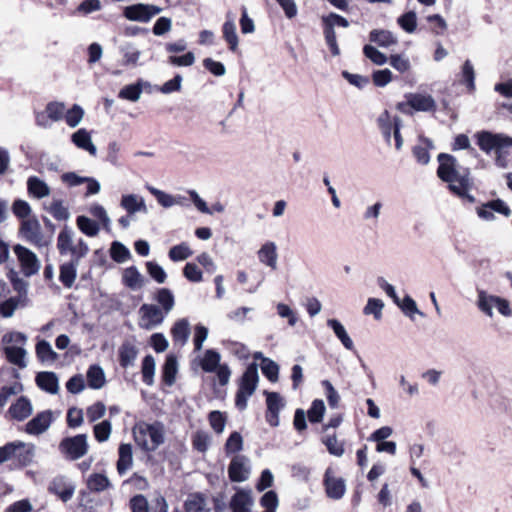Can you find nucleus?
I'll list each match as a JSON object with an SVG mask.
<instances>
[{"mask_svg":"<svg viewBox=\"0 0 512 512\" xmlns=\"http://www.w3.org/2000/svg\"><path fill=\"white\" fill-rule=\"evenodd\" d=\"M87 488L91 492L100 493L111 487V482L108 477L101 473L91 474L86 481Z\"/></svg>","mask_w":512,"mask_h":512,"instance_id":"38","label":"nucleus"},{"mask_svg":"<svg viewBox=\"0 0 512 512\" xmlns=\"http://www.w3.org/2000/svg\"><path fill=\"white\" fill-rule=\"evenodd\" d=\"M325 404L321 399H315L307 411V417L311 423H319L322 421L325 413Z\"/></svg>","mask_w":512,"mask_h":512,"instance_id":"53","label":"nucleus"},{"mask_svg":"<svg viewBox=\"0 0 512 512\" xmlns=\"http://www.w3.org/2000/svg\"><path fill=\"white\" fill-rule=\"evenodd\" d=\"M48 491L57 495L63 502L69 501L75 492V486L64 476H56L49 483Z\"/></svg>","mask_w":512,"mask_h":512,"instance_id":"16","label":"nucleus"},{"mask_svg":"<svg viewBox=\"0 0 512 512\" xmlns=\"http://www.w3.org/2000/svg\"><path fill=\"white\" fill-rule=\"evenodd\" d=\"M65 104L63 102L51 101L47 103L45 111L48 113V117L52 122H59L63 120L65 115Z\"/></svg>","mask_w":512,"mask_h":512,"instance_id":"56","label":"nucleus"},{"mask_svg":"<svg viewBox=\"0 0 512 512\" xmlns=\"http://www.w3.org/2000/svg\"><path fill=\"white\" fill-rule=\"evenodd\" d=\"M476 305L483 314L490 318L494 315L493 308H496L504 317L508 318L512 316L510 302L507 299L497 295L488 294L484 290L477 291Z\"/></svg>","mask_w":512,"mask_h":512,"instance_id":"5","label":"nucleus"},{"mask_svg":"<svg viewBox=\"0 0 512 512\" xmlns=\"http://www.w3.org/2000/svg\"><path fill=\"white\" fill-rule=\"evenodd\" d=\"M147 189L149 192L154 195L157 199V202L164 208H170L172 206H175L177 201L174 199V196L171 194H168L164 191H161L155 187L147 186Z\"/></svg>","mask_w":512,"mask_h":512,"instance_id":"59","label":"nucleus"},{"mask_svg":"<svg viewBox=\"0 0 512 512\" xmlns=\"http://www.w3.org/2000/svg\"><path fill=\"white\" fill-rule=\"evenodd\" d=\"M191 441L195 450L205 453L209 448L211 437L206 431L198 430L192 435Z\"/></svg>","mask_w":512,"mask_h":512,"instance_id":"51","label":"nucleus"},{"mask_svg":"<svg viewBox=\"0 0 512 512\" xmlns=\"http://www.w3.org/2000/svg\"><path fill=\"white\" fill-rule=\"evenodd\" d=\"M90 213L92 216L97 218L103 225V228L107 231H111V220L105 210V208L100 204H94L90 208Z\"/></svg>","mask_w":512,"mask_h":512,"instance_id":"61","label":"nucleus"},{"mask_svg":"<svg viewBox=\"0 0 512 512\" xmlns=\"http://www.w3.org/2000/svg\"><path fill=\"white\" fill-rule=\"evenodd\" d=\"M19 234L26 242L38 249L47 247L50 244V239L44 237L40 222L35 217L21 222Z\"/></svg>","mask_w":512,"mask_h":512,"instance_id":"7","label":"nucleus"},{"mask_svg":"<svg viewBox=\"0 0 512 512\" xmlns=\"http://www.w3.org/2000/svg\"><path fill=\"white\" fill-rule=\"evenodd\" d=\"M133 436L143 451L154 452L165 442V426L160 421H141L135 424Z\"/></svg>","mask_w":512,"mask_h":512,"instance_id":"3","label":"nucleus"},{"mask_svg":"<svg viewBox=\"0 0 512 512\" xmlns=\"http://www.w3.org/2000/svg\"><path fill=\"white\" fill-rule=\"evenodd\" d=\"M396 117H391L389 112L384 110L377 118L378 127L388 144L391 142L392 132L396 126Z\"/></svg>","mask_w":512,"mask_h":512,"instance_id":"32","label":"nucleus"},{"mask_svg":"<svg viewBox=\"0 0 512 512\" xmlns=\"http://www.w3.org/2000/svg\"><path fill=\"white\" fill-rule=\"evenodd\" d=\"M363 54L371 62L379 66H382L389 61V58L384 53L380 52L376 47L370 44H366L363 47Z\"/></svg>","mask_w":512,"mask_h":512,"instance_id":"54","label":"nucleus"},{"mask_svg":"<svg viewBox=\"0 0 512 512\" xmlns=\"http://www.w3.org/2000/svg\"><path fill=\"white\" fill-rule=\"evenodd\" d=\"M112 431V425L109 420H104L96 424L93 428L94 436L98 442H105L109 439Z\"/></svg>","mask_w":512,"mask_h":512,"instance_id":"62","label":"nucleus"},{"mask_svg":"<svg viewBox=\"0 0 512 512\" xmlns=\"http://www.w3.org/2000/svg\"><path fill=\"white\" fill-rule=\"evenodd\" d=\"M433 148L432 140L422 136L419 137V143L413 147V155L417 162L422 165H427L430 161L429 150Z\"/></svg>","mask_w":512,"mask_h":512,"instance_id":"31","label":"nucleus"},{"mask_svg":"<svg viewBox=\"0 0 512 512\" xmlns=\"http://www.w3.org/2000/svg\"><path fill=\"white\" fill-rule=\"evenodd\" d=\"M254 499L251 490L238 489L229 501L231 512H253Z\"/></svg>","mask_w":512,"mask_h":512,"instance_id":"15","label":"nucleus"},{"mask_svg":"<svg viewBox=\"0 0 512 512\" xmlns=\"http://www.w3.org/2000/svg\"><path fill=\"white\" fill-rule=\"evenodd\" d=\"M398 25L407 33H414L417 28V15L414 11H408L397 19Z\"/></svg>","mask_w":512,"mask_h":512,"instance_id":"52","label":"nucleus"},{"mask_svg":"<svg viewBox=\"0 0 512 512\" xmlns=\"http://www.w3.org/2000/svg\"><path fill=\"white\" fill-rule=\"evenodd\" d=\"M4 353L11 364L18 366L21 369L26 368L27 362L25 358L27 351L23 347L7 345L4 347Z\"/></svg>","mask_w":512,"mask_h":512,"instance_id":"35","label":"nucleus"},{"mask_svg":"<svg viewBox=\"0 0 512 512\" xmlns=\"http://www.w3.org/2000/svg\"><path fill=\"white\" fill-rule=\"evenodd\" d=\"M88 441L86 434L63 438L58 446L60 453L70 461L82 458L88 452Z\"/></svg>","mask_w":512,"mask_h":512,"instance_id":"6","label":"nucleus"},{"mask_svg":"<svg viewBox=\"0 0 512 512\" xmlns=\"http://www.w3.org/2000/svg\"><path fill=\"white\" fill-rule=\"evenodd\" d=\"M28 193L36 199H42L50 195V187L37 176H30L27 179Z\"/></svg>","mask_w":512,"mask_h":512,"instance_id":"30","label":"nucleus"},{"mask_svg":"<svg viewBox=\"0 0 512 512\" xmlns=\"http://www.w3.org/2000/svg\"><path fill=\"white\" fill-rule=\"evenodd\" d=\"M261 370L264 376L271 382H276L279 375V365L270 358H263Z\"/></svg>","mask_w":512,"mask_h":512,"instance_id":"57","label":"nucleus"},{"mask_svg":"<svg viewBox=\"0 0 512 512\" xmlns=\"http://www.w3.org/2000/svg\"><path fill=\"white\" fill-rule=\"evenodd\" d=\"M36 385L49 394H57L59 391V379L56 373L51 371H42L35 377Z\"/></svg>","mask_w":512,"mask_h":512,"instance_id":"19","label":"nucleus"},{"mask_svg":"<svg viewBox=\"0 0 512 512\" xmlns=\"http://www.w3.org/2000/svg\"><path fill=\"white\" fill-rule=\"evenodd\" d=\"M324 485L329 498L339 500L345 494L346 485L344 479L335 477L331 468L325 471Z\"/></svg>","mask_w":512,"mask_h":512,"instance_id":"14","label":"nucleus"},{"mask_svg":"<svg viewBox=\"0 0 512 512\" xmlns=\"http://www.w3.org/2000/svg\"><path fill=\"white\" fill-rule=\"evenodd\" d=\"M228 475L232 482L246 481L250 475L249 459L244 455L234 456L228 467Z\"/></svg>","mask_w":512,"mask_h":512,"instance_id":"13","label":"nucleus"},{"mask_svg":"<svg viewBox=\"0 0 512 512\" xmlns=\"http://www.w3.org/2000/svg\"><path fill=\"white\" fill-rule=\"evenodd\" d=\"M259 261L275 270L277 268V246L275 242L268 241L264 243L257 252Z\"/></svg>","mask_w":512,"mask_h":512,"instance_id":"22","label":"nucleus"},{"mask_svg":"<svg viewBox=\"0 0 512 512\" xmlns=\"http://www.w3.org/2000/svg\"><path fill=\"white\" fill-rule=\"evenodd\" d=\"M120 53L123 56L124 65H137L138 60L140 58L141 52L140 50L130 42L124 43L120 46Z\"/></svg>","mask_w":512,"mask_h":512,"instance_id":"42","label":"nucleus"},{"mask_svg":"<svg viewBox=\"0 0 512 512\" xmlns=\"http://www.w3.org/2000/svg\"><path fill=\"white\" fill-rule=\"evenodd\" d=\"M72 248L73 231L68 226H64L57 237V249L60 255H66L71 252Z\"/></svg>","mask_w":512,"mask_h":512,"instance_id":"39","label":"nucleus"},{"mask_svg":"<svg viewBox=\"0 0 512 512\" xmlns=\"http://www.w3.org/2000/svg\"><path fill=\"white\" fill-rule=\"evenodd\" d=\"M243 448V439L239 432H233L228 437L225 444L226 454H234Z\"/></svg>","mask_w":512,"mask_h":512,"instance_id":"64","label":"nucleus"},{"mask_svg":"<svg viewBox=\"0 0 512 512\" xmlns=\"http://www.w3.org/2000/svg\"><path fill=\"white\" fill-rule=\"evenodd\" d=\"M137 355V347L133 343L125 341L119 348V362L121 367L128 368L132 366L137 358Z\"/></svg>","mask_w":512,"mask_h":512,"instance_id":"33","label":"nucleus"},{"mask_svg":"<svg viewBox=\"0 0 512 512\" xmlns=\"http://www.w3.org/2000/svg\"><path fill=\"white\" fill-rule=\"evenodd\" d=\"M13 251L25 277H31L39 272L41 262L33 251L20 244L15 245Z\"/></svg>","mask_w":512,"mask_h":512,"instance_id":"8","label":"nucleus"},{"mask_svg":"<svg viewBox=\"0 0 512 512\" xmlns=\"http://www.w3.org/2000/svg\"><path fill=\"white\" fill-rule=\"evenodd\" d=\"M110 256L116 263H124L131 258V253L124 244L114 241L110 247Z\"/></svg>","mask_w":512,"mask_h":512,"instance_id":"48","label":"nucleus"},{"mask_svg":"<svg viewBox=\"0 0 512 512\" xmlns=\"http://www.w3.org/2000/svg\"><path fill=\"white\" fill-rule=\"evenodd\" d=\"M184 508L186 512H211L206 496L200 492L189 494L184 502Z\"/></svg>","mask_w":512,"mask_h":512,"instance_id":"25","label":"nucleus"},{"mask_svg":"<svg viewBox=\"0 0 512 512\" xmlns=\"http://www.w3.org/2000/svg\"><path fill=\"white\" fill-rule=\"evenodd\" d=\"M79 264L76 260H70L60 265L59 280L65 288H71L77 277V268Z\"/></svg>","mask_w":512,"mask_h":512,"instance_id":"27","label":"nucleus"},{"mask_svg":"<svg viewBox=\"0 0 512 512\" xmlns=\"http://www.w3.org/2000/svg\"><path fill=\"white\" fill-rule=\"evenodd\" d=\"M437 160V176L448 183L449 190L460 199L474 203L476 198L470 193L474 187L470 169L460 166L457 159L450 154L440 153Z\"/></svg>","mask_w":512,"mask_h":512,"instance_id":"1","label":"nucleus"},{"mask_svg":"<svg viewBox=\"0 0 512 512\" xmlns=\"http://www.w3.org/2000/svg\"><path fill=\"white\" fill-rule=\"evenodd\" d=\"M395 304L410 319H414L415 314H418L421 317L425 316V314L418 309L415 300L409 295H406L403 299L399 298L398 303H395Z\"/></svg>","mask_w":512,"mask_h":512,"instance_id":"45","label":"nucleus"},{"mask_svg":"<svg viewBox=\"0 0 512 512\" xmlns=\"http://www.w3.org/2000/svg\"><path fill=\"white\" fill-rule=\"evenodd\" d=\"M192 255V251L186 243H181L173 246L169 250V258L172 261H183Z\"/></svg>","mask_w":512,"mask_h":512,"instance_id":"60","label":"nucleus"},{"mask_svg":"<svg viewBox=\"0 0 512 512\" xmlns=\"http://www.w3.org/2000/svg\"><path fill=\"white\" fill-rule=\"evenodd\" d=\"M171 334L175 343L184 345L190 334V325L187 319L178 320L171 329Z\"/></svg>","mask_w":512,"mask_h":512,"instance_id":"37","label":"nucleus"},{"mask_svg":"<svg viewBox=\"0 0 512 512\" xmlns=\"http://www.w3.org/2000/svg\"><path fill=\"white\" fill-rule=\"evenodd\" d=\"M155 374V359L152 355H147L142 361V379L147 385L153 384Z\"/></svg>","mask_w":512,"mask_h":512,"instance_id":"55","label":"nucleus"},{"mask_svg":"<svg viewBox=\"0 0 512 512\" xmlns=\"http://www.w3.org/2000/svg\"><path fill=\"white\" fill-rule=\"evenodd\" d=\"M161 11L156 5L137 3L124 7L123 16L130 21L147 23Z\"/></svg>","mask_w":512,"mask_h":512,"instance_id":"9","label":"nucleus"},{"mask_svg":"<svg viewBox=\"0 0 512 512\" xmlns=\"http://www.w3.org/2000/svg\"><path fill=\"white\" fill-rule=\"evenodd\" d=\"M258 381V367L255 363H251L244 371L236 393L235 405L239 410L247 408L248 399L255 392Z\"/></svg>","mask_w":512,"mask_h":512,"instance_id":"4","label":"nucleus"},{"mask_svg":"<svg viewBox=\"0 0 512 512\" xmlns=\"http://www.w3.org/2000/svg\"><path fill=\"white\" fill-rule=\"evenodd\" d=\"M35 353L37 359L44 365H52L59 358V355L53 350L51 344L44 339L36 343Z\"/></svg>","mask_w":512,"mask_h":512,"instance_id":"24","label":"nucleus"},{"mask_svg":"<svg viewBox=\"0 0 512 512\" xmlns=\"http://www.w3.org/2000/svg\"><path fill=\"white\" fill-rule=\"evenodd\" d=\"M474 137L481 151L486 154L494 152V162L497 167H508L509 149L512 147V137L503 133H493L487 130L477 132Z\"/></svg>","mask_w":512,"mask_h":512,"instance_id":"2","label":"nucleus"},{"mask_svg":"<svg viewBox=\"0 0 512 512\" xmlns=\"http://www.w3.org/2000/svg\"><path fill=\"white\" fill-rule=\"evenodd\" d=\"M120 205L129 215L137 212L147 213L148 211L144 198L135 194L123 195Z\"/></svg>","mask_w":512,"mask_h":512,"instance_id":"26","label":"nucleus"},{"mask_svg":"<svg viewBox=\"0 0 512 512\" xmlns=\"http://www.w3.org/2000/svg\"><path fill=\"white\" fill-rule=\"evenodd\" d=\"M327 325L333 330L335 336L347 350H354V342L340 321L337 319H328Z\"/></svg>","mask_w":512,"mask_h":512,"instance_id":"36","label":"nucleus"},{"mask_svg":"<svg viewBox=\"0 0 512 512\" xmlns=\"http://www.w3.org/2000/svg\"><path fill=\"white\" fill-rule=\"evenodd\" d=\"M48 212L58 221H66L70 218V212L61 200H54L49 206Z\"/></svg>","mask_w":512,"mask_h":512,"instance_id":"58","label":"nucleus"},{"mask_svg":"<svg viewBox=\"0 0 512 512\" xmlns=\"http://www.w3.org/2000/svg\"><path fill=\"white\" fill-rule=\"evenodd\" d=\"M53 420L54 418L51 410L39 412L27 422L25 425V432L33 436L41 435L50 428Z\"/></svg>","mask_w":512,"mask_h":512,"instance_id":"12","label":"nucleus"},{"mask_svg":"<svg viewBox=\"0 0 512 512\" xmlns=\"http://www.w3.org/2000/svg\"><path fill=\"white\" fill-rule=\"evenodd\" d=\"M267 410L265 419L272 427L279 426V413L284 408L285 403L281 395L277 392L265 391Z\"/></svg>","mask_w":512,"mask_h":512,"instance_id":"11","label":"nucleus"},{"mask_svg":"<svg viewBox=\"0 0 512 512\" xmlns=\"http://www.w3.org/2000/svg\"><path fill=\"white\" fill-rule=\"evenodd\" d=\"M177 373V360L173 355L167 356L162 368L163 380L167 385H172L175 382Z\"/></svg>","mask_w":512,"mask_h":512,"instance_id":"46","label":"nucleus"},{"mask_svg":"<svg viewBox=\"0 0 512 512\" xmlns=\"http://www.w3.org/2000/svg\"><path fill=\"white\" fill-rule=\"evenodd\" d=\"M122 281L126 287L132 290H137L143 286L144 277L139 272L137 267L130 266L124 270Z\"/></svg>","mask_w":512,"mask_h":512,"instance_id":"34","label":"nucleus"},{"mask_svg":"<svg viewBox=\"0 0 512 512\" xmlns=\"http://www.w3.org/2000/svg\"><path fill=\"white\" fill-rule=\"evenodd\" d=\"M223 37L229 45L231 51H236L238 47V36L236 33V25L234 19L229 14L227 15V20L223 24Z\"/></svg>","mask_w":512,"mask_h":512,"instance_id":"40","label":"nucleus"},{"mask_svg":"<svg viewBox=\"0 0 512 512\" xmlns=\"http://www.w3.org/2000/svg\"><path fill=\"white\" fill-rule=\"evenodd\" d=\"M220 360L221 356L219 352L214 349H208L206 350L200 365L203 371L211 373L216 371L220 366Z\"/></svg>","mask_w":512,"mask_h":512,"instance_id":"44","label":"nucleus"},{"mask_svg":"<svg viewBox=\"0 0 512 512\" xmlns=\"http://www.w3.org/2000/svg\"><path fill=\"white\" fill-rule=\"evenodd\" d=\"M15 445V453L13 454V461L20 467L28 466L32 463L34 457V446L27 445L22 441L13 442Z\"/></svg>","mask_w":512,"mask_h":512,"instance_id":"21","label":"nucleus"},{"mask_svg":"<svg viewBox=\"0 0 512 512\" xmlns=\"http://www.w3.org/2000/svg\"><path fill=\"white\" fill-rule=\"evenodd\" d=\"M406 98L407 104L415 111L434 112L437 108L436 101L428 94L410 93Z\"/></svg>","mask_w":512,"mask_h":512,"instance_id":"17","label":"nucleus"},{"mask_svg":"<svg viewBox=\"0 0 512 512\" xmlns=\"http://www.w3.org/2000/svg\"><path fill=\"white\" fill-rule=\"evenodd\" d=\"M369 40L382 48H388L398 43L397 37L391 31L384 29L370 31Z\"/></svg>","mask_w":512,"mask_h":512,"instance_id":"28","label":"nucleus"},{"mask_svg":"<svg viewBox=\"0 0 512 512\" xmlns=\"http://www.w3.org/2000/svg\"><path fill=\"white\" fill-rule=\"evenodd\" d=\"M155 300L161 305V310L167 315L174 308V295L168 288H160L156 293Z\"/></svg>","mask_w":512,"mask_h":512,"instance_id":"43","label":"nucleus"},{"mask_svg":"<svg viewBox=\"0 0 512 512\" xmlns=\"http://www.w3.org/2000/svg\"><path fill=\"white\" fill-rule=\"evenodd\" d=\"M72 143L79 149L87 151L91 156L97 155V148L94 145L91 133L85 128H80L71 135Z\"/></svg>","mask_w":512,"mask_h":512,"instance_id":"18","label":"nucleus"},{"mask_svg":"<svg viewBox=\"0 0 512 512\" xmlns=\"http://www.w3.org/2000/svg\"><path fill=\"white\" fill-rule=\"evenodd\" d=\"M118 461L116 464L117 472L119 475H124L133 465V452L132 445L127 443L120 444L118 448Z\"/></svg>","mask_w":512,"mask_h":512,"instance_id":"23","label":"nucleus"},{"mask_svg":"<svg viewBox=\"0 0 512 512\" xmlns=\"http://www.w3.org/2000/svg\"><path fill=\"white\" fill-rule=\"evenodd\" d=\"M461 82L467 87L470 92L475 90V70L472 62L466 60L461 69Z\"/></svg>","mask_w":512,"mask_h":512,"instance_id":"47","label":"nucleus"},{"mask_svg":"<svg viewBox=\"0 0 512 512\" xmlns=\"http://www.w3.org/2000/svg\"><path fill=\"white\" fill-rule=\"evenodd\" d=\"M76 222L80 231L89 237H95L99 233L100 228L97 222L86 216H78Z\"/></svg>","mask_w":512,"mask_h":512,"instance_id":"50","label":"nucleus"},{"mask_svg":"<svg viewBox=\"0 0 512 512\" xmlns=\"http://www.w3.org/2000/svg\"><path fill=\"white\" fill-rule=\"evenodd\" d=\"M88 386L92 389H101L106 382L104 370L99 365H92L87 371Z\"/></svg>","mask_w":512,"mask_h":512,"instance_id":"41","label":"nucleus"},{"mask_svg":"<svg viewBox=\"0 0 512 512\" xmlns=\"http://www.w3.org/2000/svg\"><path fill=\"white\" fill-rule=\"evenodd\" d=\"M83 117H84L83 108L78 104H74L70 109H68V110L65 109V115H64L63 119L65 120L66 124L69 127L75 128L76 126H78L80 124Z\"/></svg>","mask_w":512,"mask_h":512,"instance_id":"49","label":"nucleus"},{"mask_svg":"<svg viewBox=\"0 0 512 512\" xmlns=\"http://www.w3.org/2000/svg\"><path fill=\"white\" fill-rule=\"evenodd\" d=\"M149 82L139 79L136 83L124 86L118 94L121 99L136 102L140 99L143 89L149 87Z\"/></svg>","mask_w":512,"mask_h":512,"instance_id":"29","label":"nucleus"},{"mask_svg":"<svg viewBox=\"0 0 512 512\" xmlns=\"http://www.w3.org/2000/svg\"><path fill=\"white\" fill-rule=\"evenodd\" d=\"M146 269L150 277L154 279L157 283L162 284L166 281L167 274L158 263L148 261L146 262Z\"/></svg>","mask_w":512,"mask_h":512,"instance_id":"63","label":"nucleus"},{"mask_svg":"<svg viewBox=\"0 0 512 512\" xmlns=\"http://www.w3.org/2000/svg\"><path fill=\"white\" fill-rule=\"evenodd\" d=\"M139 316V326L145 330H152L164 322L167 314L155 304H143L139 308Z\"/></svg>","mask_w":512,"mask_h":512,"instance_id":"10","label":"nucleus"},{"mask_svg":"<svg viewBox=\"0 0 512 512\" xmlns=\"http://www.w3.org/2000/svg\"><path fill=\"white\" fill-rule=\"evenodd\" d=\"M32 412V403L26 396L19 397L8 409V414L17 421L25 420Z\"/></svg>","mask_w":512,"mask_h":512,"instance_id":"20","label":"nucleus"}]
</instances>
